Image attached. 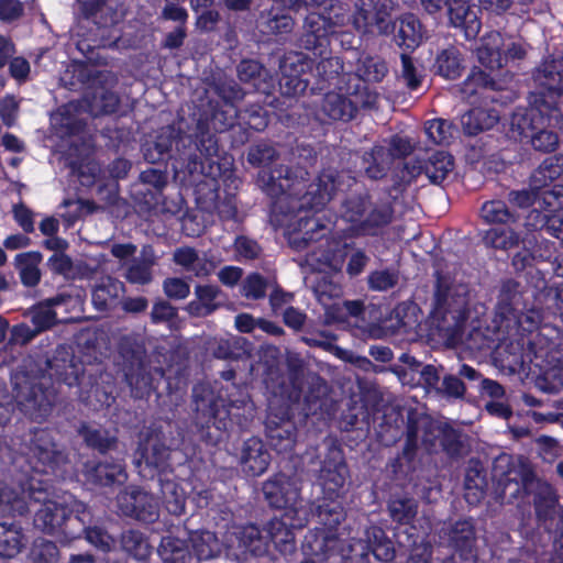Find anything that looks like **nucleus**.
<instances>
[{"instance_id":"nucleus-25","label":"nucleus","mask_w":563,"mask_h":563,"mask_svg":"<svg viewBox=\"0 0 563 563\" xmlns=\"http://www.w3.org/2000/svg\"><path fill=\"white\" fill-rule=\"evenodd\" d=\"M550 82L536 84L534 91L529 95V102L533 108L541 109V102L548 108L549 111H543V114H549V125L558 129L563 135V99L560 98L561 89H553L548 86Z\"/></svg>"},{"instance_id":"nucleus-39","label":"nucleus","mask_w":563,"mask_h":563,"mask_svg":"<svg viewBox=\"0 0 563 563\" xmlns=\"http://www.w3.org/2000/svg\"><path fill=\"white\" fill-rule=\"evenodd\" d=\"M236 70L240 81L250 85L256 92L269 95L274 88L273 77L257 60L242 59Z\"/></svg>"},{"instance_id":"nucleus-56","label":"nucleus","mask_w":563,"mask_h":563,"mask_svg":"<svg viewBox=\"0 0 563 563\" xmlns=\"http://www.w3.org/2000/svg\"><path fill=\"white\" fill-rule=\"evenodd\" d=\"M534 385L539 390L547 394L560 393L563 389V365L558 362L552 365L539 366Z\"/></svg>"},{"instance_id":"nucleus-28","label":"nucleus","mask_w":563,"mask_h":563,"mask_svg":"<svg viewBox=\"0 0 563 563\" xmlns=\"http://www.w3.org/2000/svg\"><path fill=\"white\" fill-rule=\"evenodd\" d=\"M309 69V63L305 62L300 55L297 56L296 63H291L289 66L284 65L278 81L282 95L286 97L303 95L310 85L311 73Z\"/></svg>"},{"instance_id":"nucleus-35","label":"nucleus","mask_w":563,"mask_h":563,"mask_svg":"<svg viewBox=\"0 0 563 563\" xmlns=\"http://www.w3.org/2000/svg\"><path fill=\"white\" fill-rule=\"evenodd\" d=\"M67 356L68 357L63 358L55 356L47 362L51 375L54 376L57 382L68 387H81L86 378L85 365L74 354Z\"/></svg>"},{"instance_id":"nucleus-30","label":"nucleus","mask_w":563,"mask_h":563,"mask_svg":"<svg viewBox=\"0 0 563 563\" xmlns=\"http://www.w3.org/2000/svg\"><path fill=\"white\" fill-rule=\"evenodd\" d=\"M76 433L82 440L85 446L101 455L117 450L118 437L110 430L88 421H80L76 426Z\"/></svg>"},{"instance_id":"nucleus-55","label":"nucleus","mask_w":563,"mask_h":563,"mask_svg":"<svg viewBox=\"0 0 563 563\" xmlns=\"http://www.w3.org/2000/svg\"><path fill=\"white\" fill-rule=\"evenodd\" d=\"M418 501L410 496H391L387 509L391 520L398 525H411L418 514Z\"/></svg>"},{"instance_id":"nucleus-24","label":"nucleus","mask_w":563,"mask_h":563,"mask_svg":"<svg viewBox=\"0 0 563 563\" xmlns=\"http://www.w3.org/2000/svg\"><path fill=\"white\" fill-rule=\"evenodd\" d=\"M295 19L285 9L271 5L260 12L256 19L257 31L268 40L283 41L292 33Z\"/></svg>"},{"instance_id":"nucleus-9","label":"nucleus","mask_w":563,"mask_h":563,"mask_svg":"<svg viewBox=\"0 0 563 563\" xmlns=\"http://www.w3.org/2000/svg\"><path fill=\"white\" fill-rule=\"evenodd\" d=\"M345 93L328 90L320 106V114L332 121L349 122L353 120L360 108H371L376 100L368 87L362 84L346 82Z\"/></svg>"},{"instance_id":"nucleus-22","label":"nucleus","mask_w":563,"mask_h":563,"mask_svg":"<svg viewBox=\"0 0 563 563\" xmlns=\"http://www.w3.org/2000/svg\"><path fill=\"white\" fill-rule=\"evenodd\" d=\"M306 526V518L289 515L283 518H273L264 527L267 538V545L273 544L274 549L282 555H288L296 550L294 529H301Z\"/></svg>"},{"instance_id":"nucleus-41","label":"nucleus","mask_w":563,"mask_h":563,"mask_svg":"<svg viewBox=\"0 0 563 563\" xmlns=\"http://www.w3.org/2000/svg\"><path fill=\"white\" fill-rule=\"evenodd\" d=\"M390 163V152L380 144H375L364 151L361 156V169L372 180H380L386 177Z\"/></svg>"},{"instance_id":"nucleus-23","label":"nucleus","mask_w":563,"mask_h":563,"mask_svg":"<svg viewBox=\"0 0 563 563\" xmlns=\"http://www.w3.org/2000/svg\"><path fill=\"white\" fill-rule=\"evenodd\" d=\"M86 482L96 487H112L123 485L128 473L123 461L120 460H88L82 465Z\"/></svg>"},{"instance_id":"nucleus-34","label":"nucleus","mask_w":563,"mask_h":563,"mask_svg":"<svg viewBox=\"0 0 563 563\" xmlns=\"http://www.w3.org/2000/svg\"><path fill=\"white\" fill-rule=\"evenodd\" d=\"M170 452V445H167L158 434L147 440L143 448L142 459L147 466L154 470L155 473L152 476L157 475L158 479H163L173 474L169 463Z\"/></svg>"},{"instance_id":"nucleus-61","label":"nucleus","mask_w":563,"mask_h":563,"mask_svg":"<svg viewBox=\"0 0 563 563\" xmlns=\"http://www.w3.org/2000/svg\"><path fill=\"white\" fill-rule=\"evenodd\" d=\"M424 132L433 144L444 146L453 142L456 126L445 119L437 118L426 122Z\"/></svg>"},{"instance_id":"nucleus-50","label":"nucleus","mask_w":563,"mask_h":563,"mask_svg":"<svg viewBox=\"0 0 563 563\" xmlns=\"http://www.w3.org/2000/svg\"><path fill=\"white\" fill-rule=\"evenodd\" d=\"M434 68L435 74L445 79H457L464 70L461 52L454 46L442 49L437 55Z\"/></svg>"},{"instance_id":"nucleus-12","label":"nucleus","mask_w":563,"mask_h":563,"mask_svg":"<svg viewBox=\"0 0 563 563\" xmlns=\"http://www.w3.org/2000/svg\"><path fill=\"white\" fill-rule=\"evenodd\" d=\"M350 477L349 466L343 450L332 443L324 455L317 476L325 499L336 500L344 496L345 484Z\"/></svg>"},{"instance_id":"nucleus-19","label":"nucleus","mask_w":563,"mask_h":563,"mask_svg":"<svg viewBox=\"0 0 563 563\" xmlns=\"http://www.w3.org/2000/svg\"><path fill=\"white\" fill-rule=\"evenodd\" d=\"M120 511L144 523H154L159 517L156 498L137 486H131L118 495Z\"/></svg>"},{"instance_id":"nucleus-51","label":"nucleus","mask_w":563,"mask_h":563,"mask_svg":"<svg viewBox=\"0 0 563 563\" xmlns=\"http://www.w3.org/2000/svg\"><path fill=\"white\" fill-rule=\"evenodd\" d=\"M264 532V528L260 529L254 523L241 527L236 533L239 547L243 549L244 553L255 556L264 554L267 551V538L266 533L263 534Z\"/></svg>"},{"instance_id":"nucleus-6","label":"nucleus","mask_w":563,"mask_h":563,"mask_svg":"<svg viewBox=\"0 0 563 563\" xmlns=\"http://www.w3.org/2000/svg\"><path fill=\"white\" fill-rule=\"evenodd\" d=\"M549 111L541 102L540 108L529 106L515 111L510 119V128L508 131L509 139L519 143H530L536 151L543 153L554 152L559 145V136L555 132L548 130Z\"/></svg>"},{"instance_id":"nucleus-43","label":"nucleus","mask_w":563,"mask_h":563,"mask_svg":"<svg viewBox=\"0 0 563 563\" xmlns=\"http://www.w3.org/2000/svg\"><path fill=\"white\" fill-rule=\"evenodd\" d=\"M319 58L320 60L317 63L316 66L317 86L311 87V90H329L331 86L342 89V87L334 81H339L341 75L343 74V60L340 57L327 55H323L322 57Z\"/></svg>"},{"instance_id":"nucleus-40","label":"nucleus","mask_w":563,"mask_h":563,"mask_svg":"<svg viewBox=\"0 0 563 563\" xmlns=\"http://www.w3.org/2000/svg\"><path fill=\"white\" fill-rule=\"evenodd\" d=\"M366 540L357 539L352 542H362L365 548L364 552L369 560L371 554L380 562H391L395 559L396 551L393 541L387 537L386 532L377 526L366 529Z\"/></svg>"},{"instance_id":"nucleus-42","label":"nucleus","mask_w":563,"mask_h":563,"mask_svg":"<svg viewBox=\"0 0 563 563\" xmlns=\"http://www.w3.org/2000/svg\"><path fill=\"white\" fill-rule=\"evenodd\" d=\"M388 71V65L384 58L377 55H366L362 56L357 60L355 76L349 80H351L352 84H358L360 81V84L367 87L366 84L368 82H382L387 76Z\"/></svg>"},{"instance_id":"nucleus-33","label":"nucleus","mask_w":563,"mask_h":563,"mask_svg":"<svg viewBox=\"0 0 563 563\" xmlns=\"http://www.w3.org/2000/svg\"><path fill=\"white\" fill-rule=\"evenodd\" d=\"M194 294L195 299L189 301L185 308L191 317H209L223 306V302L219 300L223 296V291L218 285L197 284Z\"/></svg>"},{"instance_id":"nucleus-64","label":"nucleus","mask_w":563,"mask_h":563,"mask_svg":"<svg viewBox=\"0 0 563 563\" xmlns=\"http://www.w3.org/2000/svg\"><path fill=\"white\" fill-rule=\"evenodd\" d=\"M316 515L319 522L324 529H333L336 532V527L344 520L345 514L343 507L336 500L325 499L323 496L322 501L316 508Z\"/></svg>"},{"instance_id":"nucleus-45","label":"nucleus","mask_w":563,"mask_h":563,"mask_svg":"<svg viewBox=\"0 0 563 563\" xmlns=\"http://www.w3.org/2000/svg\"><path fill=\"white\" fill-rule=\"evenodd\" d=\"M43 255L38 251H30L15 255V267L19 271L21 283L25 287H35L41 282V271L38 265Z\"/></svg>"},{"instance_id":"nucleus-31","label":"nucleus","mask_w":563,"mask_h":563,"mask_svg":"<svg viewBox=\"0 0 563 563\" xmlns=\"http://www.w3.org/2000/svg\"><path fill=\"white\" fill-rule=\"evenodd\" d=\"M394 200L395 198L372 205L368 213L364 216L361 223L356 227L355 234L373 238L380 235L384 229L394 220Z\"/></svg>"},{"instance_id":"nucleus-32","label":"nucleus","mask_w":563,"mask_h":563,"mask_svg":"<svg viewBox=\"0 0 563 563\" xmlns=\"http://www.w3.org/2000/svg\"><path fill=\"white\" fill-rule=\"evenodd\" d=\"M449 22L452 26L461 29L466 38H474L482 27L481 20L474 5L466 0H449L445 4Z\"/></svg>"},{"instance_id":"nucleus-8","label":"nucleus","mask_w":563,"mask_h":563,"mask_svg":"<svg viewBox=\"0 0 563 563\" xmlns=\"http://www.w3.org/2000/svg\"><path fill=\"white\" fill-rule=\"evenodd\" d=\"M76 503L79 501L74 500L69 505L57 501L45 503V506L34 510V527L45 534L57 538L60 543L76 540L79 531L84 529L75 510Z\"/></svg>"},{"instance_id":"nucleus-2","label":"nucleus","mask_w":563,"mask_h":563,"mask_svg":"<svg viewBox=\"0 0 563 563\" xmlns=\"http://www.w3.org/2000/svg\"><path fill=\"white\" fill-rule=\"evenodd\" d=\"M187 161V169L192 174L214 176L219 174V140L214 134L203 130V124L196 126L194 134H187L174 125L162 126L152 145L144 151V158L152 164L172 158V151Z\"/></svg>"},{"instance_id":"nucleus-46","label":"nucleus","mask_w":563,"mask_h":563,"mask_svg":"<svg viewBox=\"0 0 563 563\" xmlns=\"http://www.w3.org/2000/svg\"><path fill=\"white\" fill-rule=\"evenodd\" d=\"M79 15L93 22L98 27H107L113 23L115 11L108 7V0H76Z\"/></svg>"},{"instance_id":"nucleus-63","label":"nucleus","mask_w":563,"mask_h":563,"mask_svg":"<svg viewBox=\"0 0 563 563\" xmlns=\"http://www.w3.org/2000/svg\"><path fill=\"white\" fill-rule=\"evenodd\" d=\"M497 90V82L490 74L474 67L461 84V92L467 97L475 96L479 90Z\"/></svg>"},{"instance_id":"nucleus-57","label":"nucleus","mask_w":563,"mask_h":563,"mask_svg":"<svg viewBox=\"0 0 563 563\" xmlns=\"http://www.w3.org/2000/svg\"><path fill=\"white\" fill-rule=\"evenodd\" d=\"M52 122L55 135L60 139L78 136L86 128L84 120L70 113L66 108L59 109L58 112L52 117Z\"/></svg>"},{"instance_id":"nucleus-5","label":"nucleus","mask_w":563,"mask_h":563,"mask_svg":"<svg viewBox=\"0 0 563 563\" xmlns=\"http://www.w3.org/2000/svg\"><path fill=\"white\" fill-rule=\"evenodd\" d=\"M192 401V434L207 446L219 445L225 439L231 424L230 404L205 384L194 386Z\"/></svg>"},{"instance_id":"nucleus-17","label":"nucleus","mask_w":563,"mask_h":563,"mask_svg":"<svg viewBox=\"0 0 563 563\" xmlns=\"http://www.w3.org/2000/svg\"><path fill=\"white\" fill-rule=\"evenodd\" d=\"M335 32V23L329 16L310 12L303 22V32L298 40L300 48L311 52L314 57L330 53V37Z\"/></svg>"},{"instance_id":"nucleus-3","label":"nucleus","mask_w":563,"mask_h":563,"mask_svg":"<svg viewBox=\"0 0 563 563\" xmlns=\"http://www.w3.org/2000/svg\"><path fill=\"white\" fill-rule=\"evenodd\" d=\"M492 476L496 481V492L503 499L525 501L533 494L534 511L539 519H547L554 509L556 496L550 490L536 493L539 482L529 465H516L510 459L498 457L494 462Z\"/></svg>"},{"instance_id":"nucleus-44","label":"nucleus","mask_w":563,"mask_h":563,"mask_svg":"<svg viewBox=\"0 0 563 563\" xmlns=\"http://www.w3.org/2000/svg\"><path fill=\"white\" fill-rule=\"evenodd\" d=\"M120 545L129 558L137 562H146L153 552L147 536L135 529H128L121 533Z\"/></svg>"},{"instance_id":"nucleus-54","label":"nucleus","mask_w":563,"mask_h":563,"mask_svg":"<svg viewBox=\"0 0 563 563\" xmlns=\"http://www.w3.org/2000/svg\"><path fill=\"white\" fill-rule=\"evenodd\" d=\"M192 555L198 561H207L218 556L221 553V544L214 532L202 530L196 531L190 537Z\"/></svg>"},{"instance_id":"nucleus-10","label":"nucleus","mask_w":563,"mask_h":563,"mask_svg":"<svg viewBox=\"0 0 563 563\" xmlns=\"http://www.w3.org/2000/svg\"><path fill=\"white\" fill-rule=\"evenodd\" d=\"M267 443L277 453L292 451L297 439V427L289 404L275 405L269 401L265 419Z\"/></svg>"},{"instance_id":"nucleus-21","label":"nucleus","mask_w":563,"mask_h":563,"mask_svg":"<svg viewBox=\"0 0 563 563\" xmlns=\"http://www.w3.org/2000/svg\"><path fill=\"white\" fill-rule=\"evenodd\" d=\"M302 553L307 556L325 561L331 556L346 554L344 541L333 529L314 528L309 530L301 544Z\"/></svg>"},{"instance_id":"nucleus-20","label":"nucleus","mask_w":563,"mask_h":563,"mask_svg":"<svg viewBox=\"0 0 563 563\" xmlns=\"http://www.w3.org/2000/svg\"><path fill=\"white\" fill-rule=\"evenodd\" d=\"M130 353V358L126 360L123 366L124 379L130 386L132 397L135 399L148 398L152 393H157L158 388L155 385L151 366L141 351L131 350Z\"/></svg>"},{"instance_id":"nucleus-49","label":"nucleus","mask_w":563,"mask_h":563,"mask_svg":"<svg viewBox=\"0 0 563 563\" xmlns=\"http://www.w3.org/2000/svg\"><path fill=\"white\" fill-rule=\"evenodd\" d=\"M163 505L168 514L179 517L185 514L187 496L184 488L169 476L158 479Z\"/></svg>"},{"instance_id":"nucleus-16","label":"nucleus","mask_w":563,"mask_h":563,"mask_svg":"<svg viewBox=\"0 0 563 563\" xmlns=\"http://www.w3.org/2000/svg\"><path fill=\"white\" fill-rule=\"evenodd\" d=\"M420 416L415 409H409L406 421V439L402 451L387 464V470L394 479H405L416 471Z\"/></svg>"},{"instance_id":"nucleus-59","label":"nucleus","mask_w":563,"mask_h":563,"mask_svg":"<svg viewBox=\"0 0 563 563\" xmlns=\"http://www.w3.org/2000/svg\"><path fill=\"white\" fill-rule=\"evenodd\" d=\"M368 194H353L345 197L341 205L342 217L350 223L354 232L363 220L369 205Z\"/></svg>"},{"instance_id":"nucleus-37","label":"nucleus","mask_w":563,"mask_h":563,"mask_svg":"<svg viewBox=\"0 0 563 563\" xmlns=\"http://www.w3.org/2000/svg\"><path fill=\"white\" fill-rule=\"evenodd\" d=\"M488 488L487 471L478 459H471L464 478V498L475 506L484 499Z\"/></svg>"},{"instance_id":"nucleus-13","label":"nucleus","mask_w":563,"mask_h":563,"mask_svg":"<svg viewBox=\"0 0 563 563\" xmlns=\"http://www.w3.org/2000/svg\"><path fill=\"white\" fill-rule=\"evenodd\" d=\"M197 125L203 124V130L211 134L223 133L227 131L235 132L238 129L239 136H233L232 144H244L249 141L250 133L238 122L239 109L236 104L220 103L219 101L209 100L208 108L203 111Z\"/></svg>"},{"instance_id":"nucleus-11","label":"nucleus","mask_w":563,"mask_h":563,"mask_svg":"<svg viewBox=\"0 0 563 563\" xmlns=\"http://www.w3.org/2000/svg\"><path fill=\"white\" fill-rule=\"evenodd\" d=\"M300 492L299 479L283 472L273 474L262 485V493L268 506L285 510V517L299 516L301 511L306 512L298 507V504L302 501Z\"/></svg>"},{"instance_id":"nucleus-26","label":"nucleus","mask_w":563,"mask_h":563,"mask_svg":"<svg viewBox=\"0 0 563 563\" xmlns=\"http://www.w3.org/2000/svg\"><path fill=\"white\" fill-rule=\"evenodd\" d=\"M354 24L357 30L364 33L379 34L393 33L396 29V23L391 20L390 12L385 4L374 3L369 9L365 8V3L357 8L354 14Z\"/></svg>"},{"instance_id":"nucleus-4","label":"nucleus","mask_w":563,"mask_h":563,"mask_svg":"<svg viewBox=\"0 0 563 563\" xmlns=\"http://www.w3.org/2000/svg\"><path fill=\"white\" fill-rule=\"evenodd\" d=\"M470 317V295L467 287L455 284L449 276L435 274L432 308L429 314L430 327L446 336L463 331Z\"/></svg>"},{"instance_id":"nucleus-15","label":"nucleus","mask_w":563,"mask_h":563,"mask_svg":"<svg viewBox=\"0 0 563 563\" xmlns=\"http://www.w3.org/2000/svg\"><path fill=\"white\" fill-rule=\"evenodd\" d=\"M49 499L48 485L44 481L31 479L23 496L0 482V507L13 516H25L32 511L35 505L45 506V503H52Z\"/></svg>"},{"instance_id":"nucleus-38","label":"nucleus","mask_w":563,"mask_h":563,"mask_svg":"<svg viewBox=\"0 0 563 563\" xmlns=\"http://www.w3.org/2000/svg\"><path fill=\"white\" fill-rule=\"evenodd\" d=\"M412 169L424 174L431 184L441 185L454 168V157L444 151H435L427 159L418 161Z\"/></svg>"},{"instance_id":"nucleus-52","label":"nucleus","mask_w":563,"mask_h":563,"mask_svg":"<svg viewBox=\"0 0 563 563\" xmlns=\"http://www.w3.org/2000/svg\"><path fill=\"white\" fill-rule=\"evenodd\" d=\"M422 25L413 13H406L399 19L395 41L399 46L415 49L422 40Z\"/></svg>"},{"instance_id":"nucleus-53","label":"nucleus","mask_w":563,"mask_h":563,"mask_svg":"<svg viewBox=\"0 0 563 563\" xmlns=\"http://www.w3.org/2000/svg\"><path fill=\"white\" fill-rule=\"evenodd\" d=\"M24 534L19 525L0 522V556L12 559L16 556L24 547Z\"/></svg>"},{"instance_id":"nucleus-27","label":"nucleus","mask_w":563,"mask_h":563,"mask_svg":"<svg viewBox=\"0 0 563 563\" xmlns=\"http://www.w3.org/2000/svg\"><path fill=\"white\" fill-rule=\"evenodd\" d=\"M70 300V296L66 294H57L53 297L46 298L35 302L29 307L23 317L29 318L33 328L38 332L51 330L58 323L55 307L66 303Z\"/></svg>"},{"instance_id":"nucleus-62","label":"nucleus","mask_w":563,"mask_h":563,"mask_svg":"<svg viewBox=\"0 0 563 563\" xmlns=\"http://www.w3.org/2000/svg\"><path fill=\"white\" fill-rule=\"evenodd\" d=\"M481 216L485 222L497 225L511 224L517 220L516 214L509 210L507 203L503 200L486 201L482 206Z\"/></svg>"},{"instance_id":"nucleus-7","label":"nucleus","mask_w":563,"mask_h":563,"mask_svg":"<svg viewBox=\"0 0 563 563\" xmlns=\"http://www.w3.org/2000/svg\"><path fill=\"white\" fill-rule=\"evenodd\" d=\"M23 454L31 470L38 474H56L68 462L65 450L56 442L55 431L34 428L23 445Z\"/></svg>"},{"instance_id":"nucleus-60","label":"nucleus","mask_w":563,"mask_h":563,"mask_svg":"<svg viewBox=\"0 0 563 563\" xmlns=\"http://www.w3.org/2000/svg\"><path fill=\"white\" fill-rule=\"evenodd\" d=\"M483 242L496 250H508L519 244V234L509 224L496 225L485 232Z\"/></svg>"},{"instance_id":"nucleus-1","label":"nucleus","mask_w":563,"mask_h":563,"mask_svg":"<svg viewBox=\"0 0 563 563\" xmlns=\"http://www.w3.org/2000/svg\"><path fill=\"white\" fill-rule=\"evenodd\" d=\"M278 156L277 150L265 141L249 148L247 162L261 168L257 184L263 191L272 198L284 196L296 200L295 208L299 210L311 212L323 210L336 191L334 175L322 172L313 181H310L309 172L306 168L285 165L272 167Z\"/></svg>"},{"instance_id":"nucleus-58","label":"nucleus","mask_w":563,"mask_h":563,"mask_svg":"<svg viewBox=\"0 0 563 563\" xmlns=\"http://www.w3.org/2000/svg\"><path fill=\"white\" fill-rule=\"evenodd\" d=\"M563 175V156L553 155L547 157L531 176L536 188L550 186L554 180Z\"/></svg>"},{"instance_id":"nucleus-47","label":"nucleus","mask_w":563,"mask_h":563,"mask_svg":"<svg viewBox=\"0 0 563 563\" xmlns=\"http://www.w3.org/2000/svg\"><path fill=\"white\" fill-rule=\"evenodd\" d=\"M157 554L163 563H191L194 558L187 541L172 536L161 539Z\"/></svg>"},{"instance_id":"nucleus-18","label":"nucleus","mask_w":563,"mask_h":563,"mask_svg":"<svg viewBox=\"0 0 563 563\" xmlns=\"http://www.w3.org/2000/svg\"><path fill=\"white\" fill-rule=\"evenodd\" d=\"M13 397L21 409L35 417H45L54 406V395L51 389L40 383L32 382L26 376L15 377Z\"/></svg>"},{"instance_id":"nucleus-29","label":"nucleus","mask_w":563,"mask_h":563,"mask_svg":"<svg viewBox=\"0 0 563 563\" xmlns=\"http://www.w3.org/2000/svg\"><path fill=\"white\" fill-rule=\"evenodd\" d=\"M271 454L261 439L252 437L244 441L240 464L246 476L256 477L264 474L271 464Z\"/></svg>"},{"instance_id":"nucleus-48","label":"nucleus","mask_w":563,"mask_h":563,"mask_svg":"<svg viewBox=\"0 0 563 563\" xmlns=\"http://www.w3.org/2000/svg\"><path fill=\"white\" fill-rule=\"evenodd\" d=\"M498 115L493 111L483 108H473L462 115L461 124L466 135L476 136L494 128L498 123Z\"/></svg>"},{"instance_id":"nucleus-36","label":"nucleus","mask_w":563,"mask_h":563,"mask_svg":"<svg viewBox=\"0 0 563 563\" xmlns=\"http://www.w3.org/2000/svg\"><path fill=\"white\" fill-rule=\"evenodd\" d=\"M79 517V522L82 525V530L79 531V539L84 536L89 544L95 547L101 552H110L115 544L114 538L102 527L90 526L91 515L84 503H76V508Z\"/></svg>"},{"instance_id":"nucleus-14","label":"nucleus","mask_w":563,"mask_h":563,"mask_svg":"<svg viewBox=\"0 0 563 563\" xmlns=\"http://www.w3.org/2000/svg\"><path fill=\"white\" fill-rule=\"evenodd\" d=\"M440 537L453 550L446 559H453L454 563H477L476 529L472 518L442 528Z\"/></svg>"}]
</instances>
